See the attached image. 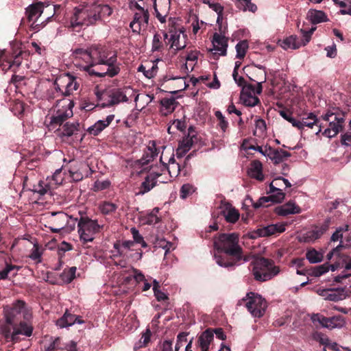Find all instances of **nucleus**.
I'll return each instance as SVG.
<instances>
[{
  "mask_svg": "<svg viewBox=\"0 0 351 351\" xmlns=\"http://www.w3.org/2000/svg\"><path fill=\"white\" fill-rule=\"evenodd\" d=\"M214 245L217 250L223 254L215 255L216 263L221 267L228 269L239 265L242 261L247 258L243 255V249L239 245V234L221 233L215 238Z\"/></svg>",
  "mask_w": 351,
  "mask_h": 351,
  "instance_id": "obj_1",
  "label": "nucleus"
},
{
  "mask_svg": "<svg viewBox=\"0 0 351 351\" xmlns=\"http://www.w3.org/2000/svg\"><path fill=\"white\" fill-rule=\"evenodd\" d=\"M94 66L100 65L98 70L90 68V65L83 66V70L90 75L99 77L117 76L121 71V63L117 61V53L106 46H93V53Z\"/></svg>",
  "mask_w": 351,
  "mask_h": 351,
  "instance_id": "obj_2",
  "label": "nucleus"
},
{
  "mask_svg": "<svg viewBox=\"0 0 351 351\" xmlns=\"http://www.w3.org/2000/svg\"><path fill=\"white\" fill-rule=\"evenodd\" d=\"M112 13V8L108 5H92L84 8H75L71 17V27L73 29L83 26H90L97 22H105Z\"/></svg>",
  "mask_w": 351,
  "mask_h": 351,
  "instance_id": "obj_3",
  "label": "nucleus"
},
{
  "mask_svg": "<svg viewBox=\"0 0 351 351\" xmlns=\"http://www.w3.org/2000/svg\"><path fill=\"white\" fill-rule=\"evenodd\" d=\"M252 274L256 280L265 282L271 280L280 273V267L271 259L261 257L251 263Z\"/></svg>",
  "mask_w": 351,
  "mask_h": 351,
  "instance_id": "obj_4",
  "label": "nucleus"
},
{
  "mask_svg": "<svg viewBox=\"0 0 351 351\" xmlns=\"http://www.w3.org/2000/svg\"><path fill=\"white\" fill-rule=\"evenodd\" d=\"M103 227L104 226L98 223L97 220H93L87 216H81L77 223L80 239L84 243L93 241L95 234L100 232Z\"/></svg>",
  "mask_w": 351,
  "mask_h": 351,
  "instance_id": "obj_5",
  "label": "nucleus"
},
{
  "mask_svg": "<svg viewBox=\"0 0 351 351\" xmlns=\"http://www.w3.org/2000/svg\"><path fill=\"white\" fill-rule=\"evenodd\" d=\"M73 106V101L71 99L58 100L56 106V112L51 117L50 126L53 128L59 125L60 127L64 124V123L73 114L72 110Z\"/></svg>",
  "mask_w": 351,
  "mask_h": 351,
  "instance_id": "obj_6",
  "label": "nucleus"
},
{
  "mask_svg": "<svg viewBox=\"0 0 351 351\" xmlns=\"http://www.w3.org/2000/svg\"><path fill=\"white\" fill-rule=\"evenodd\" d=\"M54 86L61 95L66 97L71 95L79 87L76 77L70 73H64L58 75L54 82Z\"/></svg>",
  "mask_w": 351,
  "mask_h": 351,
  "instance_id": "obj_7",
  "label": "nucleus"
},
{
  "mask_svg": "<svg viewBox=\"0 0 351 351\" xmlns=\"http://www.w3.org/2000/svg\"><path fill=\"white\" fill-rule=\"evenodd\" d=\"M246 298L239 301V304H241L243 301H247L245 306L250 313L256 317H262L267 308L266 301L260 295L252 292L247 293Z\"/></svg>",
  "mask_w": 351,
  "mask_h": 351,
  "instance_id": "obj_8",
  "label": "nucleus"
},
{
  "mask_svg": "<svg viewBox=\"0 0 351 351\" xmlns=\"http://www.w3.org/2000/svg\"><path fill=\"white\" fill-rule=\"evenodd\" d=\"M322 117L324 121L329 123L328 127L322 132L323 135L328 138H332L342 130L343 124L344 123L343 115L337 114L330 111H328Z\"/></svg>",
  "mask_w": 351,
  "mask_h": 351,
  "instance_id": "obj_9",
  "label": "nucleus"
},
{
  "mask_svg": "<svg viewBox=\"0 0 351 351\" xmlns=\"http://www.w3.org/2000/svg\"><path fill=\"white\" fill-rule=\"evenodd\" d=\"M93 47L89 49L77 48L73 51L72 56L74 58L75 64L83 69V66L90 65V68L93 69Z\"/></svg>",
  "mask_w": 351,
  "mask_h": 351,
  "instance_id": "obj_10",
  "label": "nucleus"
},
{
  "mask_svg": "<svg viewBox=\"0 0 351 351\" xmlns=\"http://www.w3.org/2000/svg\"><path fill=\"white\" fill-rule=\"evenodd\" d=\"M312 322L315 324L319 323L322 327L332 329L335 328H341L345 321L341 315L326 317L320 314H313L311 317Z\"/></svg>",
  "mask_w": 351,
  "mask_h": 351,
  "instance_id": "obj_11",
  "label": "nucleus"
},
{
  "mask_svg": "<svg viewBox=\"0 0 351 351\" xmlns=\"http://www.w3.org/2000/svg\"><path fill=\"white\" fill-rule=\"evenodd\" d=\"M25 306L23 300H17L13 303L12 307L5 311V320L10 324H17L21 320V313Z\"/></svg>",
  "mask_w": 351,
  "mask_h": 351,
  "instance_id": "obj_12",
  "label": "nucleus"
},
{
  "mask_svg": "<svg viewBox=\"0 0 351 351\" xmlns=\"http://www.w3.org/2000/svg\"><path fill=\"white\" fill-rule=\"evenodd\" d=\"M197 141V138L196 136L195 128L193 126H190L188 129V134L186 137L183 139L181 145H179L176 150L177 157L182 158L184 155L190 149L193 144L196 143Z\"/></svg>",
  "mask_w": 351,
  "mask_h": 351,
  "instance_id": "obj_13",
  "label": "nucleus"
},
{
  "mask_svg": "<svg viewBox=\"0 0 351 351\" xmlns=\"http://www.w3.org/2000/svg\"><path fill=\"white\" fill-rule=\"evenodd\" d=\"M81 129L80 123L78 121L66 122L62 125V128L57 129L56 132L62 138L71 136L77 138L78 133L81 132Z\"/></svg>",
  "mask_w": 351,
  "mask_h": 351,
  "instance_id": "obj_14",
  "label": "nucleus"
},
{
  "mask_svg": "<svg viewBox=\"0 0 351 351\" xmlns=\"http://www.w3.org/2000/svg\"><path fill=\"white\" fill-rule=\"evenodd\" d=\"M130 90V87L117 88L110 90L108 92V97L110 98V100L104 106L110 107L119 104L121 102H127L128 101L127 92Z\"/></svg>",
  "mask_w": 351,
  "mask_h": 351,
  "instance_id": "obj_15",
  "label": "nucleus"
},
{
  "mask_svg": "<svg viewBox=\"0 0 351 351\" xmlns=\"http://www.w3.org/2000/svg\"><path fill=\"white\" fill-rule=\"evenodd\" d=\"M265 73H264L263 80L257 82L256 86L254 85L247 83L243 77H240L235 82L239 86L242 87L241 93H248L251 95L258 94L260 95L263 90L262 84L265 82Z\"/></svg>",
  "mask_w": 351,
  "mask_h": 351,
  "instance_id": "obj_16",
  "label": "nucleus"
},
{
  "mask_svg": "<svg viewBox=\"0 0 351 351\" xmlns=\"http://www.w3.org/2000/svg\"><path fill=\"white\" fill-rule=\"evenodd\" d=\"M285 197V193L282 191H278L274 193H271L269 196H263L261 197L256 202L253 204V207L256 209L261 207H267L269 202L271 203H280Z\"/></svg>",
  "mask_w": 351,
  "mask_h": 351,
  "instance_id": "obj_17",
  "label": "nucleus"
},
{
  "mask_svg": "<svg viewBox=\"0 0 351 351\" xmlns=\"http://www.w3.org/2000/svg\"><path fill=\"white\" fill-rule=\"evenodd\" d=\"M45 351H77V344L74 341L64 343L58 337L49 343Z\"/></svg>",
  "mask_w": 351,
  "mask_h": 351,
  "instance_id": "obj_18",
  "label": "nucleus"
},
{
  "mask_svg": "<svg viewBox=\"0 0 351 351\" xmlns=\"http://www.w3.org/2000/svg\"><path fill=\"white\" fill-rule=\"evenodd\" d=\"M149 19V13L147 10L145 12L134 14L133 21L130 23V27L132 28V32L134 33L140 34L141 30V25L144 24L145 26L148 25Z\"/></svg>",
  "mask_w": 351,
  "mask_h": 351,
  "instance_id": "obj_19",
  "label": "nucleus"
},
{
  "mask_svg": "<svg viewBox=\"0 0 351 351\" xmlns=\"http://www.w3.org/2000/svg\"><path fill=\"white\" fill-rule=\"evenodd\" d=\"M33 326L29 323L20 320L16 326L14 327V331H12V342H18L20 339L19 335H23L26 337H30L32 335Z\"/></svg>",
  "mask_w": 351,
  "mask_h": 351,
  "instance_id": "obj_20",
  "label": "nucleus"
},
{
  "mask_svg": "<svg viewBox=\"0 0 351 351\" xmlns=\"http://www.w3.org/2000/svg\"><path fill=\"white\" fill-rule=\"evenodd\" d=\"M162 175V173L152 171L145 178L142 182L138 194L143 195L149 192L153 189L157 183V179Z\"/></svg>",
  "mask_w": 351,
  "mask_h": 351,
  "instance_id": "obj_21",
  "label": "nucleus"
},
{
  "mask_svg": "<svg viewBox=\"0 0 351 351\" xmlns=\"http://www.w3.org/2000/svg\"><path fill=\"white\" fill-rule=\"evenodd\" d=\"M285 231V225L271 224L257 229L254 233L257 237H269L276 233H282Z\"/></svg>",
  "mask_w": 351,
  "mask_h": 351,
  "instance_id": "obj_22",
  "label": "nucleus"
},
{
  "mask_svg": "<svg viewBox=\"0 0 351 351\" xmlns=\"http://www.w3.org/2000/svg\"><path fill=\"white\" fill-rule=\"evenodd\" d=\"M213 341L212 328H208L198 337L197 345L199 351H209L210 345Z\"/></svg>",
  "mask_w": 351,
  "mask_h": 351,
  "instance_id": "obj_23",
  "label": "nucleus"
},
{
  "mask_svg": "<svg viewBox=\"0 0 351 351\" xmlns=\"http://www.w3.org/2000/svg\"><path fill=\"white\" fill-rule=\"evenodd\" d=\"M70 176L75 182H80L84 177H88L92 175L93 171L88 165H82L79 169L71 167L69 170Z\"/></svg>",
  "mask_w": 351,
  "mask_h": 351,
  "instance_id": "obj_24",
  "label": "nucleus"
},
{
  "mask_svg": "<svg viewBox=\"0 0 351 351\" xmlns=\"http://www.w3.org/2000/svg\"><path fill=\"white\" fill-rule=\"evenodd\" d=\"M212 43L213 45V49L215 50L219 55H226L228 39L224 36L215 33Z\"/></svg>",
  "mask_w": 351,
  "mask_h": 351,
  "instance_id": "obj_25",
  "label": "nucleus"
},
{
  "mask_svg": "<svg viewBox=\"0 0 351 351\" xmlns=\"http://www.w3.org/2000/svg\"><path fill=\"white\" fill-rule=\"evenodd\" d=\"M83 322L80 317L71 314L66 310L63 316L56 321V325L60 328H64L72 326L75 323L82 324Z\"/></svg>",
  "mask_w": 351,
  "mask_h": 351,
  "instance_id": "obj_26",
  "label": "nucleus"
},
{
  "mask_svg": "<svg viewBox=\"0 0 351 351\" xmlns=\"http://www.w3.org/2000/svg\"><path fill=\"white\" fill-rule=\"evenodd\" d=\"M301 212L302 209L300 208V207L291 201L283 205L278 206L276 208V213L280 216L299 214Z\"/></svg>",
  "mask_w": 351,
  "mask_h": 351,
  "instance_id": "obj_27",
  "label": "nucleus"
},
{
  "mask_svg": "<svg viewBox=\"0 0 351 351\" xmlns=\"http://www.w3.org/2000/svg\"><path fill=\"white\" fill-rule=\"evenodd\" d=\"M114 116L111 114L108 115L105 121L99 120L97 121L93 125L89 127L87 132L92 135L97 136L101 131H103L114 119Z\"/></svg>",
  "mask_w": 351,
  "mask_h": 351,
  "instance_id": "obj_28",
  "label": "nucleus"
},
{
  "mask_svg": "<svg viewBox=\"0 0 351 351\" xmlns=\"http://www.w3.org/2000/svg\"><path fill=\"white\" fill-rule=\"evenodd\" d=\"M328 228V225L324 223L321 226H317L315 229L308 231L304 235V241H314L320 238Z\"/></svg>",
  "mask_w": 351,
  "mask_h": 351,
  "instance_id": "obj_29",
  "label": "nucleus"
},
{
  "mask_svg": "<svg viewBox=\"0 0 351 351\" xmlns=\"http://www.w3.org/2000/svg\"><path fill=\"white\" fill-rule=\"evenodd\" d=\"M221 213L227 222L232 223H234L237 221L240 216L239 211L229 204L226 205Z\"/></svg>",
  "mask_w": 351,
  "mask_h": 351,
  "instance_id": "obj_30",
  "label": "nucleus"
},
{
  "mask_svg": "<svg viewBox=\"0 0 351 351\" xmlns=\"http://www.w3.org/2000/svg\"><path fill=\"white\" fill-rule=\"evenodd\" d=\"M314 125H317L318 127V130L316 132V134L322 132V128L324 125L322 123H319V119L317 118V116L313 113H309L307 117H303L302 120V129L304 127H308L309 128H313Z\"/></svg>",
  "mask_w": 351,
  "mask_h": 351,
  "instance_id": "obj_31",
  "label": "nucleus"
},
{
  "mask_svg": "<svg viewBox=\"0 0 351 351\" xmlns=\"http://www.w3.org/2000/svg\"><path fill=\"white\" fill-rule=\"evenodd\" d=\"M250 177L255 178L258 180L262 181L264 179L263 174V165L259 160H253L251 162V167L248 171Z\"/></svg>",
  "mask_w": 351,
  "mask_h": 351,
  "instance_id": "obj_32",
  "label": "nucleus"
},
{
  "mask_svg": "<svg viewBox=\"0 0 351 351\" xmlns=\"http://www.w3.org/2000/svg\"><path fill=\"white\" fill-rule=\"evenodd\" d=\"M43 5L42 3H37L29 5L26 9V15L29 21L36 20L43 12Z\"/></svg>",
  "mask_w": 351,
  "mask_h": 351,
  "instance_id": "obj_33",
  "label": "nucleus"
},
{
  "mask_svg": "<svg viewBox=\"0 0 351 351\" xmlns=\"http://www.w3.org/2000/svg\"><path fill=\"white\" fill-rule=\"evenodd\" d=\"M280 45L285 49H296L301 47L300 41L295 35H291L282 40H279Z\"/></svg>",
  "mask_w": 351,
  "mask_h": 351,
  "instance_id": "obj_34",
  "label": "nucleus"
},
{
  "mask_svg": "<svg viewBox=\"0 0 351 351\" xmlns=\"http://www.w3.org/2000/svg\"><path fill=\"white\" fill-rule=\"evenodd\" d=\"M29 56V53L25 51L20 50L18 53H16L14 56H13L10 59L6 61L8 69H11L13 67L18 68L21 64L22 60L23 58H25Z\"/></svg>",
  "mask_w": 351,
  "mask_h": 351,
  "instance_id": "obj_35",
  "label": "nucleus"
},
{
  "mask_svg": "<svg viewBox=\"0 0 351 351\" xmlns=\"http://www.w3.org/2000/svg\"><path fill=\"white\" fill-rule=\"evenodd\" d=\"M308 17L313 24H317L328 20L326 14L323 11L316 10H310L308 12Z\"/></svg>",
  "mask_w": 351,
  "mask_h": 351,
  "instance_id": "obj_36",
  "label": "nucleus"
},
{
  "mask_svg": "<svg viewBox=\"0 0 351 351\" xmlns=\"http://www.w3.org/2000/svg\"><path fill=\"white\" fill-rule=\"evenodd\" d=\"M21 269L20 266L12 265L10 263H5V267L0 271V279H7L8 278L9 274H12L14 277L17 274V271Z\"/></svg>",
  "mask_w": 351,
  "mask_h": 351,
  "instance_id": "obj_37",
  "label": "nucleus"
},
{
  "mask_svg": "<svg viewBox=\"0 0 351 351\" xmlns=\"http://www.w3.org/2000/svg\"><path fill=\"white\" fill-rule=\"evenodd\" d=\"M158 152H157L155 145L153 147H149L147 148V151L145 152L143 156V157L139 160V162L142 165H147L151 160H154V158L158 156Z\"/></svg>",
  "mask_w": 351,
  "mask_h": 351,
  "instance_id": "obj_38",
  "label": "nucleus"
},
{
  "mask_svg": "<svg viewBox=\"0 0 351 351\" xmlns=\"http://www.w3.org/2000/svg\"><path fill=\"white\" fill-rule=\"evenodd\" d=\"M240 99L245 106L249 107H254L260 103V99L255 95L241 93Z\"/></svg>",
  "mask_w": 351,
  "mask_h": 351,
  "instance_id": "obj_39",
  "label": "nucleus"
},
{
  "mask_svg": "<svg viewBox=\"0 0 351 351\" xmlns=\"http://www.w3.org/2000/svg\"><path fill=\"white\" fill-rule=\"evenodd\" d=\"M16 324H10L6 322L5 324L0 326L1 333L7 341H12V331H14V327H16Z\"/></svg>",
  "mask_w": 351,
  "mask_h": 351,
  "instance_id": "obj_40",
  "label": "nucleus"
},
{
  "mask_svg": "<svg viewBox=\"0 0 351 351\" xmlns=\"http://www.w3.org/2000/svg\"><path fill=\"white\" fill-rule=\"evenodd\" d=\"M252 0H238L236 3V6L238 9L243 11L249 10L252 12H255L257 10V6L251 2Z\"/></svg>",
  "mask_w": 351,
  "mask_h": 351,
  "instance_id": "obj_41",
  "label": "nucleus"
},
{
  "mask_svg": "<svg viewBox=\"0 0 351 351\" xmlns=\"http://www.w3.org/2000/svg\"><path fill=\"white\" fill-rule=\"evenodd\" d=\"M323 254L315 249H311L306 253V258L311 263H317L323 260Z\"/></svg>",
  "mask_w": 351,
  "mask_h": 351,
  "instance_id": "obj_42",
  "label": "nucleus"
},
{
  "mask_svg": "<svg viewBox=\"0 0 351 351\" xmlns=\"http://www.w3.org/2000/svg\"><path fill=\"white\" fill-rule=\"evenodd\" d=\"M160 104L165 108L167 113H171L177 107L178 102L175 98H164L160 101Z\"/></svg>",
  "mask_w": 351,
  "mask_h": 351,
  "instance_id": "obj_43",
  "label": "nucleus"
},
{
  "mask_svg": "<svg viewBox=\"0 0 351 351\" xmlns=\"http://www.w3.org/2000/svg\"><path fill=\"white\" fill-rule=\"evenodd\" d=\"M158 211V208H154L151 213L147 214L143 218L145 223L148 225H155L158 223L160 221V218L156 215Z\"/></svg>",
  "mask_w": 351,
  "mask_h": 351,
  "instance_id": "obj_44",
  "label": "nucleus"
},
{
  "mask_svg": "<svg viewBox=\"0 0 351 351\" xmlns=\"http://www.w3.org/2000/svg\"><path fill=\"white\" fill-rule=\"evenodd\" d=\"M76 267H71L69 269H64L60 274L62 280L65 283H70L75 278Z\"/></svg>",
  "mask_w": 351,
  "mask_h": 351,
  "instance_id": "obj_45",
  "label": "nucleus"
},
{
  "mask_svg": "<svg viewBox=\"0 0 351 351\" xmlns=\"http://www.w3.org/2000/svg\"><path fill=\"white\" fill-rule=\"evenodd\" d=\"M330 269V265L328 263H324L323 265L312 267L311 269V273H308V275L319 277L325 273L328 272Z\"/></svg>",
  "mask_w": 351,
  "mask_h": 351,
  "instance_id": "obj_46",
  "label": "nucleus"
},
{
  "mask_svg": "<svg viewBox=\"0 0 351 351\" xmlns=\"http://www.w3.org/2000/svg\"><path fill=\"white\" fill-rule=\"evenodd\" d=\"M117 208V204L110 202H104L99 206V210L103 215H111Z\"/></svg>",
  "mask_w": 351,
  "mask_h": 351,
  "instance_id": "obj_47",
  "label": "nucleus"
},
{
  "mask_svg": "<svg viewBox=\"0 0 351 351\" xmlns=\"http://www.w3.org/2000/svg\"><path fill=\"white\" fill-rule=\"evenodd\" d=\"M215 116L218 121V126L220 128L223 132H226L228 128V122L226 118L223 115L221 111L217 110L215 112Z\"/></svg>",
  "mask_w": 351,
  "mask_h": 351,
  "instance_id": "obj_48",
  "label": "nucleus"
},
{
  "mask_svg": "<svg viewBox=\"0 0 351 351\" xmlns=\"http://www.w3.org/2000/svg\"><path fill=\"white\" fill-rule=\"evenodd\" d=\"M195 191V188L191 184H184L182 186L180 191V198L184 199L192 195Z\"/></svg>",
  "mask_w": 351,
  "mask_h": 351,
  "instance_id": "obj_49",
  "label": "nucleus"
},
{
  "mask_svg": "<svg viewBox=\"0 0 351 351\" xmlns=\"http://www.w3.org/2000/svg\"><path fill=\"white\" fill-rule=\"evenodd\" d=\"M248 48V43L247 40L239 42L236 45L237 58L242 59L245 57L246 51Z\"/></svg>",
  "mask_w": 351,
  "mask_h": 351,
  "instance_id": "obj_50",
  "label": "nucleus"
},
{
  "mask_svg": "<svg viewBox=\"0 0 351 351\" xmlns=\"http://www.w3.org/2000/svg\"><path fill=\"white\" fill-rule=\"evenodd\" d=\"M316 27H313L309 30H304L303 29H300V32L302 34V38L301 40L299 39L301 43V46H305L311 39V36L313 32L315 31Z\"/></svg>",
  "mask_w": 351,
  "mask_h": 351,
  "instance_id": "obj_51",
  "label": "nucleus"
},
{
  "mask_svg": "<svg viewBox=\"0 0 351 351\" xmlns=\"http://www.w3.org/2000/svg\"><path fill=\"white\" fill-rule=\"evenodd\" d=\"M321 295L325 297L326 300L337 302L342 299L341 295L331 290H322Z\"/></svg>",
  "mask_w": 351,
  "mask_h": 351,
  "instance_id": "obj_52",
  "label": "nucleus"
},
{
  "mask_svg": "<svg viewBox=\"0 0 351 351\" xmlns=\"http://www.w3.org/2000/svg\"><path fill=\"white\" fill-rule=\"evenodd\" d=\"M42 254L43 252L40 249V246L38 245V244L36 243L34 245V247L31 250L29 257L31 259L35 261L38 263L42 261Z\"/></svg>",
  "mask_w": 351,
  "mask_h": 351,
  "instance_id": "obj_53",
  "label": "nucleus"
},
{
  "mask_svg": "<svg viewBox=\"0 0 351 351\" xmlns=\"http://www.w3.org/2000/svg\"><path fill=\"white\" fill-rule=\"evenodd\" d=\"M134 245V243L132 241H125L122 244H120L119 242H116L114 244V248L117 250L119 256H122L123 254V251L121 249L122 247L130 250Z\"/></svg>",
  "mask_w": 351,
  "mask_h": 351,
  "instance_id": "obj_54",
  "label": "nucleus"
},
{
  "mask_svg": "<svg viewBox=\"0 0 351 351\" xmlns=\"http://www.w3.org/2000/svg\"><path fill=\"white\" fill-rule=\"evenodd\" d=\"M162 37L158 34H155L152 40V51H161L163 49Z\"/></svg>",
  "mask_w": 351,
  "mask_h": 351,
  "instance_id": "obj_55",
  "label": "nucleus"
},
{
  "mask_svg": "<svg viewBox=\"0 0 351 351\" xmlns=\"http://www.w3.org/2000/svg\"><path fill=\"white\" fill-rule=\"evenodd\" d=\"M313 339L319 342L320 344L322 345H324V346H328L329 345V339L328 338V337L320 332H315L313 333Z\"/></svg>",
  "mask_w": 351,
  "mask_h": 351,
  "instance_id": "obj_56",
  "label": "nucleus"
},
{
  "mask_svg": "<svg viewBox=\"0 0 351 351\" xmlns=\"http://www.w3.org/2000/svg\"><path fill=\"white\" fill-rule=\"evenodd\" d=\"M342 241H341L340 244L337 245L336 247L333 248L326 256V258L328 261L331 260V258L335 256L336 259H339L342 253H341V250L344 247V246L341 244Z\"/></svg>",
  "mask_w": 351,
  "mask_h": 351,
  "instance_id": "obj_57",
  "label": "nucleus"
},
{
  "mask_svg": "<svg viewBox=\"0 0 351 351\" xmlns=\"http://www.w3.org/2000/svg\"><path fill=\"white\" fill-rule=\"evenodd\" d=\"M180 34H177L176 33L174 34H172L169 38V43H171V47L173 48V47H176V50H181L185 47V45L181 46L180 45Z\"/></svg>",
  "mask_w": 351,
  "mask_h": 351,
  "instance_id": "obj_58",
  "label": "nucleus"
},
{
  "mask_svg": "<svg viewBox=\"0 0 351 351\" xmlns=\"http://www.w3.org/2000/svg\"><path fill=\"white\" fill-rule=\"evenodd\" d=\"M187 333L182 332L180 333L177 337V342L175 346V350L178 349V351H180V348L183 347L185 343L187 342Z\"/></svg>",
  "mask_w": 351,
  "mask_h": 351,
  "instance_id": "obj_59",
  "label": "nucleus"
},
{
  "mask_svg": "<svg viewBox=\"0 0 351 351\" xmlns=\"http://www.w3.org/2000/svg\"><path fill=\"white\" fill-rule=\"evenodd\" d=\"M279 152L276 155V158L274 160L275 164H278L282 162L285 159L291 156V154L287 151H285L282 149H279Z\"/></svg>",
  "mask_w": 351,
  "mask_h": 351,
  "instance_id": "obj_60",
  "label": "nucleus"
},
{
  "mask_svg": "<svg viewBox=\"0 0 351 351\" xmlns=\"http://www.w3.org/2000/svg\"><path fill=\"white\" fill-rule=\"evenodd\" d=\"M110 185V182L108 180L99 181L97 180L94 184V191H102L108 189Z\"/></svg>",
  "mask_w": 351,
  "mask_h": 351,
  "instance_id": "obj_61",
  "label": "nucleus"
},
{
  "mask_svg": "<svg viewBox=\"0 0 351 351\" xmlns=\"http://www.w3.org/2000/svg\"><path fill=\"white\" fill-rule=\"evenodd\" d=\"M340 258L342 267H344L346 270L351 271V257L347 254H342Z\"/></svg>",
  "mask_w": 351,
  "mask_h": 351,
  "instance_id": "obj_62",
  "label": "nucleus"
},
{
  "mask_svg": "<svg viewBox=\"0 0 351 351\" xmlns=\"http://www.w3.org/2000/svg\"><path fill=\"white\" fill-rule=\"evenodd\" d=\"M151 332L149 329H147L146 332L143 333L142 337L139 341V347H145L150 341Z\"/></svg>",
  "mask_w": 351,
  "mask_h": 351,
  "instance_id": "obj_63",
  "label": "nucleus"
},
{
  "mask_svg": "<svg viewBox=\"0 0 351 351\" xmlns=\"http://www.w3.org/2000/svg\"><path fill=\"white\" fill-rule=\"evenodd\" d=\"M278 151V149H274L271 147H267L266 146L265 147V153L266 154V156H268L272 161H274L276 158V155L279 152Z\"/></svg>",
  "mask_w": 351,
  "mask_h": 351,
  "instance_id": "obj_64",
  "label": "nucleus"
}]
</instances>
